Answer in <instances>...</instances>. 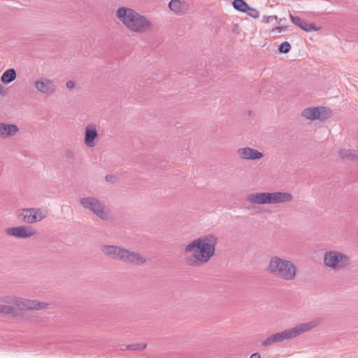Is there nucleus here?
Here are the masks:
<instances>
[{
	"mask_svg": "<svg viewBox=\"0 0 358 358\" xmlns=\"http://www.w3.org/2000/svg\"><path fill=\"white\" fill-rule=\"evenodd\" d=\"M217 238L215 235L208 234L195 239L186 245L185 252L194 251L193 257L186 259L188 265L198 266L199 263H207L215 255Z\"/></svg>",
	"mask_w": 358,
	"mask_h": 358,
	"instance_id": "1",
	"label": "nucleus"
},
{
	"mask_svg": "<svg viewBox=\"0 0 358 358\" xmlns=\"http://www.w3.org/2000/svg\"><path fill=\"white\" fill-rule=\"evenodd\" d=\"M117 18L131 31L145 33L151 30L152 24L143 15L129 7L122 6L116 10Z\"/></svg>",
	"mask_w": 358,
	"mask_h": 358,
	"instance_id": "2",
	"label": "nucleus"
},
{
	"mask_svg": "<svg viewBox=\"0 0 358 358\" xmlns=\"http://www.w3.org/2000/svg\"><path fill=\"white\" fill-rule=\"evenodd\" d=\"M322 322V319L317 317L307 322L298 324L291 329L271 334L262 343V346L267 347L273 343L296 338L303 333L310 331Z\"/></svg>",
	"mask_w": 358,
	"mask_h": 358,
	"instance_id": "3",
	"label": "nucleus"
},
{
	"mask_svg": "<svg viewBox=\"0 0 358 358\" xmlns=\"http://www.w3.org/2000/svg\"><path fill=\"white\" fill-rule=\"evenodd\" d=\"M266 270L273 276L284 280H292L296 277L297 268L292 262L275 256L271 258Z\"/></svg>",
	"mask_w": 358,
	"mask_h": 358,
	"instance_id": "4",
	"label": "nucleus"
},
{
	"mask_svg": "<svg viewBox=\"0 0 358 358\" xmlns=\"http://www.w3.org/2000/svg\"><path fill=\"white\" fill-rule=\"evenodd\" d=\"M80 205L85 208L92 211L100 220L108 221L110 216L108 210L96 197L87 196L80 199Z\"/></svg>",
	"mask_w": 358,
	"mask_h": 358,
	"instance_id": "5",
	"label": "nucleus"
},
{
	"mask_svg": "<svg viewBox=\"0 0 358 358\" xmlns=\"http://www.w3.org/2000/svg\"><path fill=\"white\" fill-rule=\"evenodd\" d=\"M324 264L334 270H341L350 264V257L338 251H329L324 254Z\"/></svg>",
	"mask_w": 358,
	"mask_h": 358,
	"instance_id": "6",
	"label": "nucleus"
},
{
	"mask_svg": "<svg viewBox=\"0 0 358 358\" xmlns=\"http://www.w3.org/2000/svg\"><path fill=\"white\" fill-rule=\"evenodd\" d=\"M17 217L22 219L24 222L32 224L39 222L45 218V215L43 214L41 208H30L20 210L17 212Z\"/></svg>",
	"mask_w": 358,
	"mask_h": 358,
	"instance_id": "7",
	"label": "nucleus"
},
{
	"mask_svg": "<svg viewBox=\"0 0 358 358\" xmlns=\"http://www.w3.org/2000/svg\"><path fill=\"white\" fill-rule=\"evenodd\" d=\"M34 86L40 93L47 96L52 95L57 91L54 81L46 78H41L36 80Z\"/></svg>",
	"mask_w": 358,
	"mask_h": 358,
	"instance_id": "8",
	"label": "nucleus"
},
{
	"mask_svg": "<svg viewBox=\"0 0 358 358\" xmlns=\"http://www.w3.org/2000/svg\"><path fill=\"white\" fill-rule=\"evenodd\" d=\"M120 261L134 266H139L144 264L146 259L141 254L124 248L120 254Z\"/></svg>",
	"mask_w": 358,
	"mask_h": 358,
	"instance_id": "9",
	"label": "nucleus"
},
{
	"mask_svg": "<svg viewBox=\"0 0 358 358\" xmlns=\"http://www.w3.org/2000/svg\"><path fill=\"white\" fill-rule=\"evenodd\" d=\"M6 234L19 238H26L31 237L36 234L31 227L20 226L16 227H10L6 229Z\"/></svg>",
	"mask_w": 358,
	"mask_h": 358,
	"instance_id": "10",
	"label": "nucleus"
},
{
	"mask_svg": "<svg viewBox=\"0 0 358 358\" xmlns=\"http://www.w3.org/2000/svg\"><path fill=\"white\" fill-rule=\"evenodd\" d=\"M247 201L255 204H273L272 192H258L250 194Z\"/></svg>",
	"mask_w": 358,
	"mask_h": 358,
	"instance_id": "11",
	"label": "nucleus"
},
{
	"mask_svg": "<svg viewBox=\"0 0 358 358\" xmlns=\"http://www.w3.org/2000/svg\"><path fill=\"white\" fill-rule=\"evenodd\" d=\"M237 155L241 159L246 160H257L264 157L262 152L250 147L239 148Z\"/></svg>",
	"mask_w": 358,
	"mask_h": 358,
	"instance_id": "12",
	"label": "nucleus"
},
{
	"mask_svg": "<svg viewBox=\"0 0 358 358\" xmlns=\"http://www.w3.org/2000/svg\"><path fill=\"white\" fill-rule=\"evenodd\" d=\"M15 303L22 310H41L47 308L48 304L40 303L36 301H30L20 298L16 299Z\"/></svg>",
	"mask_w": 358,
	"mask_h": 358,
	"instance_id": "13",
	"label": "nucleus"
},
{
	"mask_svg": "<svg viewBox=\"0 0 358 358\" xmlns=\"http://www.w3.org/2000/svg\"><path fill=\"white\" fill-rule=\"evenodd\" d=\"M98 137V132L94 124H89L85 128V144L89 148L95 146V139Z\"/></svg>",
	"mask_w": 358,
	"mask_h": 358,
	"instance_id": "14",
	"label": "nucleus"
},
{
	"mask_svg": "<svg viewBox=\"0 0 358 358\" xmlns=\"http://www.w3.org/2000/svg\"><path fill=\"white\" fill-rule=\"evenodd\" d=\"M19 130V127L15 124L0 122V138H8L15 135Z\"/></svg>",
	"mask_w": 358,
	"mask_h": 358,
	"instance_id": "15",
	"label": "nucleus"
},
{
	"mask_svg": "<svg viewBox=\"0 0 358 358\" xmlns=\"http://www.w3.org/2000/svg\"><path fill=\"white\" fill-rule=\"evenodd\" d=\"M124 248L116 245H104L101 247V252L113 259L120 260V254Z\"/></svg>",
	"mask_w": 358,
	"mask_h": 358,
	"instance_id": "16",
	"label": "nucleus"
},
{
	"mask_svg": "<svg viewBox=\"0 0 358 358\" xmlns=\"http://www.w3.org/2000/svg\"><path fill=\"white\" fill-rule=\"evenodd\" d=\"M293 196L288 192H272L273 204L278 203H285L292 201Z\"/></svg>",
	"mask_w": 358,
	"mask_h": 358,
	"instance_id": "17",
	"label": "nucleus"
},
{
	"mask_svg": "<svg viewBox=\"0 0 358 358\" xmlns=\"http://www.w3.org/2000/svg\"><path fill=\"white\" fill-rule=\"evenodd\" d=\"M16 71L13 69L5 71L1 76V80L3 84H9L16 79Z\"/></svg>",
	"mask_w": 358,
	"mask_h": 358,
	"instance_id": "18",
	"label": "nucleus"
},
{
	"mask_svg": "<svg viewBox=\"0 0 358 358\" xmlns=\"http://www.w3.org/2000/svg\"><path fill=\"white\" fill-rule=\"evenodd\" d=\"M302 115L306 119L310 120H318L320 117V111L318 107L308 108L303 110Z\"/></svg>",
	"mask_w": 358,
	"mask_h": 358,
	"instance_id": "19",
	"label": "nucleus"
},
{
	"mask_svg": "<svg viewBox=\"0 0 358 358\" xmlns=\"http://www.w3.org/2000/svg\"><path fill=\"white\" fill-rule=\"evenodd\" d=\"M340 157L343 159L352 160L357 157V152L355 150H341L339 152Z\"/></svg>",
	"mask_w": 358,
	"mask_h": 358,
	"instance_id": "20",
	"label": "nucleus"
},
{
	"mask_svg": "<svg viewBox=\"0 0 358 358\" xmlns=\"http://www.w3.org/2000/svg\"><path fill=\"white\" fill-rule=\"evenodd\" d=\"M233 7L241 12L245 13L248 11L250 6L244 0H234Z\"/></svg>",
	"mask_w": 358,
	"mask_h": 358,
	"instance_id": "21",
	"label": "nucleus"
},
{
	"mask_svg": "<svg viewBox=\"0 0 358 358\" xmlns=\"http://www.w3.org/2000/svg\"><path fill=\"white\" fill-rule=\"evenodd\" d=\"M318 110L320 111V117H318V120L324 121L331 117V112L329 109L324 107H318Z\"/></svg>",
	"mask_w": 358,
	"mask_h": 358,
	"instance_id": "22",
	"label": "nucleus"
},
{
	"mask_svg": "<svg viewBox=\"0 0 358 358\" xmlns=\"http://www.w3.org/2000/svg\"><path fill=\"white\" fill-rule=\"evenodd\" d=\"M299 27L305 31H317L319 28L316 27L314 24L308 22L306 21L303 20L301 26Z\"/></svg>",
	"mask_w": 358,
	"mask_h": 358,
	"instance_id": "23",
	"label": "nucleus"
},
{
	"mask_svg": "<svg viewBox=\"0 0 358 358\" xmlns=\"http://www.w3.org/2000/svg\"><path fill=\"white\" fill-rule=\"evenodd\" d=\"M15 308L10 306L0 305V313L4 315L14 314Z\"/></svg>",
	"mask_w": 358,
	"mask_h": 358,
	"instance_id": "24",
	"label": "nucleus"
},
{
	"mask_svg": "<svg viewBox=\"0 0 358 358\" xmlns=\"http://www.w3.org/2000/svg\"><path fill=\"white\" fill-rule=\"evenodd\" d=\"M146 346H147L146 344L137 343V344L128 345L127 346V348L129 350H132V351H141V350H144L146 348Z\"/></svg>",
	"mask_w": 358,
	"mask_h": 358,
	"instance_id": "25",
	"label": "nucleus"
},
{
	"mask_svg": "<svg viewBox=\"0 0 358 358\" xmlns=\"http://www.w3.org/2000/svg\"><path fill=\"white\" fill-rule=\"evenodd\" d=\"M181 3L179 0H171L169 3V8L175 12L180 10Z\"/></svg>",
	"mask_w": 358,
	"mask_h": 358,
	"instance_id": "26",
	"label": "nucleus"
},
{
	"mask_svg": "<svg viewBox=\"0 0 358 358\" xmlns=\"http://www.w3.org/2000/svg\"><path fill=\"white\" fill-rule=\"evenodd\" d=\"M291 45L287 41L282 42L278 48V50L281 53H288L290 51Z\"/></svg>",
	"mask_w": 358,
	"mask_h": 358,
	"instance_id": "27",
	"label": "nucleus"
},
{
	"mask_svg": "<svg viewBox=\"0 0 358 358\" xmlns=\"http://www.w3.org/2000/svg\"><path fill=\"white\" fill-rule=\"evenodd\" d=\"M289 18L292 21V22L295 24L296 26L299 27L301 26V22L303 21L302 19H301L299 17L294 16L292 14L289 13Z\"/></svg>",
	"mask_w": 358,
	"mask_h": 358,
	"instance_id": "28",
	"label": "nucleus"
},
{
	"mask_svg": "<svg viewBox=\"0 0 358 358\" xmlns=\"http://www.w3.org/2000/svg\"><path fill=\"white\" fill-rule=\"evenodd\" d=\"M245 13H248L250 17H252L253 18H257L259 16V11L255 8H251V7H250V8L248 9V11L245 12Z\"/></svg>",
	"mask_w": 358,
	"mask_h": 358,
	"instance_id": "29",
	"label": "nucleus"
},
{
	"mask_svg": "<svg viewBox=\"0 0 358 358\" xmlns=\"http://www.w3.org/2000/svg\"><path fill=\"white\" fill-rule=\"evenodd\" d=\"M73 157L74 155L73 152L71 150H67L66 152V159L68 163H73Z\"/></svg>",
	"mask_w": 358,
	"mask_h": 358,
	"instance_id": "30",
	"label": "nucleus"
},
{
	"mask_svg": "<svg viewBox=\"0 0 358 358\" xmlns=\"http://www.w3.org/2000/svg\"><path fill=\"white\" fill-rule=\"evenodd\" d=\"M288 27L287 26L276 27L273 29L272 31L280 34L282 31H286Z\"/></svg>",
	"mask_w": 358,
	"mask_h": 358,
	"instance_id": "31",
	"label": "nucleus"
},
{
	"mask_svg": "<svg viewBox=\"0 0 358 358\" xmlns=\"http://www.w3.org/2000/svg\"><path fill=\"white\" fill-rule=\"evenodd\" d=\"M105 179L108 182H113L115 179V177L113 175H106Z\"/></svg>",
	"mask_w": 358,
	"mask_h": 358,
	"instance_id": "32",
	"label": "nucleus"
},
{
	"mask_svg": "<svg viewBox=\"0 0 358 358\" xmlns=\"http://www.w3.org/2000/svg\"><path fill=\"white\" fill-rule=\"evenodd\" d=\"M66 86L69 89H72L75 87V83L72 80H69L66 83Z\"/></svg>",
	"mask_w": 358,
	"mask_h": 358,
	"instance_id": "33",
	"label": "nucleus"
},
{
	"mask_svg": "<svg viewBox=\"0 0 358 358\" xmlns=\"http://www.w3.org/2000/svg\"><path fill=\"white\" fill-rule=\"evenodd\" d=\"M272 17H270V16H264L263 17V20H262V22H265V23H268L270 22V20H271Z\"/></svg>",
	"mask_w": 358,
	"mask_h": 358,
	"instance_id": "34",
	"label": "nucleus"
},
{
	"mask_svg": "<svg viewBox=\"0 0 358 358\" xmlns=\"http://www.w3.org/2000/svg\"><path fill=\"white\" fill-rule=\"evenodd\" d=\"M250 358H261L260 354L258 352L253 353Z\"/></svg>",
	"mask_w": 358,
	"mask_h": 358,
	"instance_id": "35",
	"label": "nucleus"
},
{
	"mask_svg": "<svg viewBox=\"0 0 358 358\" xmlns=\"http://www.w3.org/2000/svg\"><path fill=\"white\" fill-rule=\"evenodd\" d=\"M270 17H272L271 20L274 19V20H277V19H278L276 15H271Z\"/></svg>",
	"mask_w": 358,
	"mask_h": 358,
	"instance_id": "36",
	"label": "nucleus"
}]
</instances>
